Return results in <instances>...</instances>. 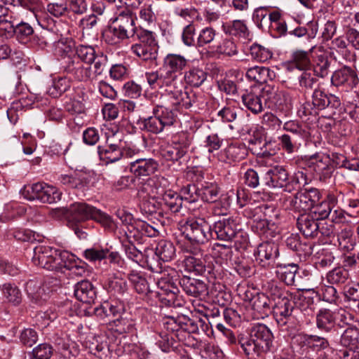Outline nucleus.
<instances>
[{"label":"nucleus","instance_id":"20","mask_svg":"<svg viewBox=\"0 0 359 359\" xmlns=\"http://www.w3.org/2000/svg\"><path fill=\"white\" fill-rule=\"evenodd\" d=\"M320 221L313 214L304 213L297 220L299 230L305 237L314 238L318 234Z\"/></svg>","mask_w":359,"mask_h":359},{"label":"nucleus","instance_id":"7","mask_svg":"<svg viewBox=\"0 0 359 359\" xmlns=\"http://www.w3.org/2000/svg\"><path fill=\"white\" fill-rule=\"evenodd\" d=\"M184 228L185 238L192 244L203 245L208 243L212 236L210 225L202 217L188 219Z\"/></svg>","mask_w":359,"mask_h":359},{"label":"nucleus","instance_id":"33","mask_svg":"<svg viewBox=\"0 0 359 359\" xmlns=\"http://www.w3.org/2000/svg\"><path fill=\"white\" fill-rule=\"evenodd\" d=\"M60 184L69 189H82L87 184L86 175L81 172H74L72 174H62L58 177Z\"/></svg>","mask_w":359,"mask_h":359},{"label":"nucleus","instance_id":"47","mask_svg":"<svg viewBox=\"0 0 359 359\" xmlns=\"http://www.w3.org/2000/svg\"><path fill=\"white\" fill-rule=\"evenodd\" d=\"M219 187L215 183L205 182L199 188L200 198L205 202H216L219 195Z\"/></svg>","mask_w":359,"mask_h":359},{"label":"nucleus","instance_id":"5","mask_svg":"<svg viewBox=\"0 0 359 359\" xmlns=\"http://www.w3.org/2000/svg\"><path fill=\"white\" fill-rule=\"evenodd\" d=\"M154 116L144 118L140 122V128L147 132L158 134L165 127L171 126L177 119L175 111L163 105L156 104L152 109Z\"/></svg>","mask_w":359,"mask_h":359},{"label":"nucleus","instance_id":"12","mask_svg":"<svg viewBox=\"0 0 359 359\" xmlns=\"http://www.w3.org/2000/svg\"><path fill=\"white\" fill-rule=\"evenodd\" d=\"M57 249L39 245L34 248L33 263L49 271L57 270Z\"/></svg>","mask_w":359,"mask_h":359},{"label":"nucleus","instance_id":"58","mask_svg":"<svg viewBox=\"0 0 359 359\" xmlns=\"http://www.w3.org/2000/svg\"><path fill=\"white\" fill-rule=\"evenodd\" d=\"M348 278V272L342 267H337L327 274V280L330 284L341 285Z\"/></svg>","mask_w":359,"mask_h":359},{"label":"nucleus","instance_id":"64","mask_svg":"<svg viewBox=\"0 0 359 359\" xmlns=\"http://www.w3.org/2000/svg\"><path fill=\"white\" fill-rule=\"evenodd\" d=\"M88 65H87L88 70H89L93 81L102 74L106 65V58L103 55H100L95 61L92 63H88Z\"/></svg>","mask_w":359,"mask_h":359},{"label":"nucleus","instance_id":"2","mask_svg":"<svg viewBox=\"0 0 359 359\" xmlns=\"http://www.w3.org/2000/svg\"><path fill=\"white\" fill-rule=\"evenodd\" d=\"M150 270L161 275L157 278V285L159 289L158 292L161 302L166 306H179L181 305V300L179 298V290L177 285V272L172 269L162 271L161 266L158 264L153 265L148 262Z\"/></svg>","mask_w":359,"mask_h":359},{"label":"nucleus","instance_id":"36","mask_svg":"<svg viewBox=\"0 0 359 359\" xmlns=\"http://www.w3.org/2000/svg\"><path fill=\"white\" fill-rule=\"evenodd\" d=\"M7 9L0 5V37L10 39L14 36L15 25Z\"/></svg>","mask_w":359,"mask_h":359},{"label":"nucleus","instance_id":"41","mask_svg":"<svg viewBox=\"0 0 359 359\" xmlns=\"http://www.w3.org/2000/svg\"><path fill=\"white\" fill-rule=\"evenodd\" d=\"M192 142V137L184 132L179 133L172 137V145L184 156L189 150Z\"/></svg>","mask_w":359,"mask_h":359},{"label":"nucleus","instance_id":"29","mask_svg":"<svg viewBox=\"0 0 359 359\" xmlns=\"http://www.w3.org/2000/svg\"><path fill=\"white\" fill-rule=\"evenodd\" d=\"M261 92H255L252 89L246 90L241 96L242 102L248 110L257 114L264 110Z\"/></svg>","mask_w":359,"mask_h":359},{"label":"nucleus","instance_id":"53","mask_svg":"<svg viewBox=\"0 0 359 359\" xmlns=\"http://www.w3.org/2000/svg\"><path fill=\"white\" fill-rule=\"evenodd\" d=\"M251 57L260 62H264L270 60L273 56L272 51L262 45L253 43L250 48Z\"/></svg>","mask_w":359,"mask_h":359},{"label":"nucleus","instance_id":"8","mask_svg":"<svg viewBox=\"0 0 359 359\" xmlns=\"http://www.w3.org/2000/svg\"><path fill=\"white\" fill-rule=\"evenodd\" d=\"M341 105L338 97L332 94H326L323 90L316 88L312 95V102H306L303 104L301 112L305 116H316L320 110L327 107L337 109Z\"/></svg>","mask_w":359,"mask_h":359},{"label":"nucleus","instance_id":"38","mask_svg":"<svg viewBox=\"0 0 359 359\" xmlns=\"http://www.w3.org/2000/svg\"><path fill=\"white\" fill-rule=\"evenodd\" d=\"M156 344L165 353L170 351H177L178 342L174 338V334H170L168 332H161L155 336Z\"/></svg>","mask_w":359,"mask_h":359},{"label":"nucleus","instance_id":"45","mask_svg":"<svg viewBox=\"0 0 359 359\" xmlns=\"http://www.w3.org/2000/svg\"><path fill=\"white\" fill-rule=\"evenodd\" d=\"M224 31L229 35L244 39L249 35V30L246 24L243 20H233L230 24L224 26Z\"/></svg>","mask_w":359,"mask_h":359},{"label":"nucleus","instance_id":"44","mask_svg":"<svg viewBox=\"0 0 359 359\" xmlns=\"http://www.w3.org/2000/svg\"><path fill=\"white\" fill-rule=\"evenodd\" d=\"M291 66L302 70L311 68L309 53L307 51L297 50L292 53L290 61Z\"/></svg>","mask_w":359,"mask_h":359},{"label":"nucleus","instance_id":"13","mask_svg":"<svg viewBox=\"0 0 359 359\" xmlns=\"http://www.w3.org/2000/svg\"><path fill=\"white\" fill-rule=\"evenodd\" d=\"M126 240L141 242L144 237H155L158 235V231L146 222L137 219L126 229Z\"/></svg>","mask_w":359,"mask_h":359},{"label":"nucleus","instance_id":"14","mask_svg":"<svg viewBox=\"0 0 359 359\" xmlns=\"http://www.w3.org/2000/svg\"><path fill=\"white\" fill-rule=\"evenodd\" d=\"M346 158L344 154L339 152H332L328 156H321L315 165L316 174L320 176V180L330 177L332 172V168L329 166L330 161H332L337 166L342 168Z\"/></svg>","mask_w":359,"mask_h":359},{"label":"nucleus","instance_id":"15","mask_svg":"<svg viewBox=\"0 0 359 359\" xmlns=\"http://www.w3.org/2000/svg\"><path fill=\"white\" fill-rule=\"evenodd\" d=\"M158 168V162L151 158H138L129 163L130 172L135 177L139 179H144L154 175Z\"/></svg>","mask_w":359,"mask_h":359},{"label":"nucleus","instance_id":"62","mask_svg":"<svg viewBox=\"0 0 359 359\" xmlns=\"http://www.w3.org/2000/svg\"><path fill=\"white\" fill-rule=\"evenodd\" d=\"M128 279L133 285L135 290L140 294L146 293L148 285L146 279L137 271H133L128 274Z\"/></svg>","mask_w":359,"mask_h":359},{"label":"nucleus","instance_id":"19","mask_svg":"<svg viewBox=\"0 0 359 359\" xmlns=\"http://www.w3.org/2000/svg\"><path fill=\"white\" fill-rule=\"evenodd\" d=\"M177 282L183 290L190 296L204 297L208 293L206 284L201 280L184 276L177 280Z\"/></svg>","mask_w":359,"mask_h":359},{"label":"nucleus","instance_id":"59","mask_svg":"<svg viewBox=\"0 0 359 359\" xmlns=\"http://www.w3.org/2000/svg\"><path fill=\"white\" fill-rule=\"evenodd\" d=\"M65 109L72 115L84 113L85 105L83 102V99L78 95L70 97L69 100L65 102Z\"/></svg>","mask_w":359,"mask_h":359},{"label":"nucleus","instance_id":"63","mask_svg":"<svg viewBox=\"0 0 359 359\" xmlns=\"http://www.w3.org/2000/svg\"><path fill=\"white\" fill-rule=\"evenodd\" d=\"M75 53L78 57L86 64L92 63L100 56L95 54L94 48L88 46L81 45L78 46Z\"/></svg>","mask_w":359,"mask_h":359},{"label":"nucleus","instance_id":"17","mask_svg":"<svg viewBox=\"0 0 359 359\" xmlns=\"http://www.w3.org/2000/svg\"><path fill=\"white\" fill-rule=\"evenodd\" d=\"M257 261L263 266L276 265V259L279 255L277 244L265 242L259 244L255 252Z\"/></svg>","mask_w":359,"mask_h":359},{"label":"nucleus","instance_id":"3","mask_svg":"<svg viewBox=\"0 0 359 359\" xmlns=\"http://www.w3.org/2000/svg\"><path fill=\"white\" fill-rule=\"evenodd\" d=\"M67 214L76 222L93 219L107 229H111L114 226L113 220L109 215L86 203L76 202L71 204Z\"/></svg>","mask_w":359,"mask_h":359},{"label":"nucleus","instance_id":"37","mask_svg":"<svg viewBox=\"0 0 359 359\" xmlns=\"http://www.w3.org/2000/svg\"><path fill=\"white\" fill-rule=\"evenodd\" d=\"M263 96H266L265 100L271 102L275 106L280 107L287 101V94L284 90H278L273 86L266 85L262 90Z\"/></svg>","mask_w":359,"mask_h":359},{"label":"nucleus","instance_id":"26","mask_svg":"<svg viewBox=\"0 0 359 359\" xmlns=\"http://www.w3.org/2000/svg\"><path fill=\"white\" fill-rule=\"evenodd\" d=\"M294 340L295 342L306 346L316 351L324 350L330 346L329 341L326 338L317 335L299 334L294 337Z\"/></svg>","mask_w":359,"mask_h":359},{"label":"nucleus","instance_id":"31","mask_svg":"<svg viewBox=\"0 0 359 359\" xmlns=\"http://www.w3.org/2000/svg\"><path fill=\"white\" fill-rule=\"evenodd\" d=\"M252 309L257 313V318H264L267 316L273 308V304L269 296L264 293L257 294L251 299Z\"/></svg>","mask_w":359,"mask_h":359},{"label":"nucleus","instance_id":"16","mask_svg":"<svg viewBox=\"0 0 359 359\" xmlns=\"http://www.w3.org/2000/svg\"><path fill=\"white\" fill-rule=\"evenodd\" d=\"M331 83L335 86L353 88L358 84L359 78L355 69L344 65L333 72Z\"/></svg>","mask_w":359,"mask_h":359},{"label":"nucleus","instance_id":"50","mask_svg":"<svg viewBox=\"0 0 359 359\" xmlns=\"http://www.w3.org/2000/svg\"><path fill=\"white\" fill-rule=\"evenodd\" d=\"M299 86L302 91L306 92L313 88V85L317 82L316 75L311 72V69H308L302 70L297 77Z\"/></svg>","mask_w":359,"mask_h":359},{"label":"nucleus","instance_id":"10","mask_svg":"<svg viewBox=\"0 0 359 359\" xmlns=\"http://www.w3.org/2000/svg\"><path fill=\"white\" fill-rule=\"evenodd\" d=\"M214 231L217 238L223 241H233L236 244L246 245L248 237L245 232L238 229V224L233 219H224L216 222Z\"/></svg>","mask_w":359,"mask_h":359},{"label":"nucleus","instance_id":"28","mask_svg":"<svg viewBox=\"0 0 359 359\" xmlns=\"http://www.w3.org/2000/svg\"><path fill=\"white\" fill-rule=\"evenodd\" d=\"M245 76L249 80L258 83H266L269 81H273L276 76L274 71L269 67L263 66H255L248 68Z\"/></svg>","mask_w":359,"mask_h":359},{"label":"nucleus","instance_id":"25","mask_svg":"<svg viewBox=\"0 0 359 359\" xmlns=\"http://www.w3.org/2000/svg\"><path fill=\"white\" fill-rule=\"evenodd\" d=\"M25 290L27 294L36 302L46 301L50 292V289L41 279L29 280L26 283Z\"/></svg>","mask_w":359,"mask_h":359},{"label":"nucleus","instance_id":"46","mask_svg":"<svg viewBox=\"0 0 359 359\" xmlns=\"http://www.w3.org/2000/svg\"><path fill=\"white\" fill-rule=\"evenodd\" d=\"M184 78L187 83L199 87L206 80L207 74L201 68L192 67L185 72Z\"/></svg>","mask_w":359,"mask_h":359},{"label":"nucleus","instance_id":"1","mask_svg":"<svg viewBox=\"0 0 359 359\" xmlns=\"http://www.w3.org/2000/svg\"><path fill=\"white\" fill-rule=\"evenodd\" d=\"M216 328L226 338V343L230 345L238 344L248 359H258L271 351L273 335L264 324H255L250 328L248 334H240L238 337L222 323H217Z\"/></svg>","mask_w":359,"mask_h":359},{"label":"nucleus","instance_id":"54","mask_svg":"<svg viewBox=\"0 0 359 359\" xmlns=\"http://www.w3.org/2000/svg\"><path fill=\"white\" fill-rule=\"evenodd\" d=\"M359 330L355 327H348L341 337V344L344 346L355 347L358 343Z\"/></svg>","mask_w":359,"mask_h":359},{"label":"nucleus","instance_id":"9","mask_svg":"<svg viewBox=\"0 0 359 359\" xmlns=\"http://www.w3.org/2000/svg\"><path fill=\"white\" fill-rule=\"evenodd\" d=\"M24 197L29 201L39 200L42 203H54L60 201L62 192L56 187L44 182H37L25 186Z\"/></svg>","mask_w":359,"mask_h":359},{"label":"nucleus","instance_id":"49","mask_svg":"<svg viewBox=\"0 0 359 359\" xmlns=\"http://www.w3.org/2000/svg\"><path fill=\"white\" fill-rule=\"evenodd\" d=\"M102 36L105 42L111 45L118 44L123 39L128 38L114 23L104 32Z\"/></svg>","mask_w":359,"mask_h":359},{"label":"nucleus","instance_id":"43","mask_svg":"<svg viewBox=\"0 0 359 359\" xmlns=\"http://www.w3.org/2000/svg\"><path fill=\"white\" fill-rule=\"evenodd\" d=\"M57 270L67 269L70 270L76 266L77 263H81V260L76 258L75 255L68 251H61L57 250Z\"/></svg>","mask_w":359,"mask_h":359},{"label":"nucleus","instance_id":"52","mask_svg":"<svg viewBox=\"0 0 359 359\" xmlns=\"http://www.w3.org/2000/svg\"><path fill=\"white\" fill-rule=\"evenodd\" d=\"M33 34L34 29L29 24L21 22L15 25L14 36L20 43H26L28 42Z\"/></svg>","mask_w":359,"mask_h":359},{"label":"nucleus","instance_id":"51","mask_svg":"<svg viewBox=\"0 0 359 359\" xmlns=\"http://www.w3.org/2000/svg\"><path fill=\"white\" fill-rule=\"evenodd\" d=\"M107 289L114 295L123 294L128 290V283L126 280L118 276L109 278Z\"/></svg>","mask_w":359,"mask_h":359},{"label":"nucleus","instance_id":"22","mask_svg":"<svg viewBox=\"0 0 359 359\" xmlns=\"http://www.w3.org/2000/svg\"><path fill=\"white\" fill-rule=\"evenodd\" d=\"M248 149L244 143L234 142L222 150L219 156L222 161H239L248 155Z\"/></svg>","mask_w":359,"mask_h":359},{"label":"nucleus","instance_id":"35","mask_svg":"<svg viewBox=\"0 0 359 359\" xmlns=\"http://www.w3.org/2000/svg\"><path fill=\"white\" fill-rule=\"evenodd\" d=\"M97 154L100 159L106 164L116 162L122 158V149L116 144L106 147L98 146Z\"/></svg>","mask_w":359,"mask_h":359},{"label":"nucleus","instance_id":"6","mask_svg":"<svg viewBox=\"0 0 359 359\" xmlns=\"http://www.w3.org/2000/svg\"><path fill=\"white\" fill-rule=\"evenodd\" d=\"M135 39L137 42L131 46V51L144 61L156 60L158 56V46L152 32L140 29Z\"/></svg>","mask_w":359,"mask_h":359},{"label":"nucleus","instance_id":"61","mask_svg":"<svg viewBox=\"0 0 359 359\" xmlns=\"http://www.w3.org/2000/svg\"><path fill=\"white\" fill-rule=\"evenodd\" d=\"M275 224L266 219H259L253 221L252 230L259 235H266V237L272 235Z\"/></svg>","mask_w":359,"mask_h":359},{"label":"nucleus","instance_id":"21","mask_svg":"<svg viewBox=\"0 0 359 359\" xmlns=\"http://www.w3.org/2000/svg\"><path fill=\"white\" fill-rule=\"evenodd\" d=\"M172 105H181L185 109H189L199 102V97L191 89L180 86L170 100Z\"/></svg>","mask_w":359,"mask_h":359},{"label":"nucleus","instance_id":"34","mask_svg":"<svg viewBox=\"0 0 359 359\" xmlns=\"http://www.w3.org/2000/svg\"><path fill=\"white\" fill-rule=\"evenodd\" d=\"M188 60L179 54H168L163 60V68L172 73L173 76H177V73L186 67Z\"/></svg>","mask_w":359,"mask_h":359},{"label":"nucleus","instance_id":"30","mask_svg":"<svg viewBox=\"0 0 359 359\" xmlns=\"http://www.w3.org/2000/svg\"><path fill=\"white\" fill-rule=\"evenodd\" d=\"M335 311L322 309L316 314V323L317 327L323 332L332 331L337 325Z\"/></svg>","mask_w":359,"mask_h":359},{"label":"nucleus","instance_id":"40","mask_svg":"<svg viewBox=\"0 0 359 359\" xmlns=\"http://www.w3.org/2000/svg\"><path fill=\"white\" fill-rule=\"evenodd\" d=\"M155 255L163 262L170 261L175 255V248L172 242L161 240L156 246Z\"/></svg>","mask_w":359,"mask_h":359},{"label":"nucleus","instance_id":"27","mask_svg":"<svg viewBox=\"0 0 359 359\" xmlns=\"http://www.w3.org/2000/svg\"><path fill=\"white\" fill-rule=\"evenodd\" d=\"M74 295L80 302L90 304L96 297V290L91 282L83 280L75 285Z\"/></svg>","mask_w":359,"mask_h":359},{"label":"nucleus","instance_id":"39","mask_svg":"<svg viewBox=\"0 0 359 359\" xmlns=\"http://www.w3.org/2000/svg\"><path fill=\"white\" fill-rule=\"evenodd\" d=\"M276 266L279 268L277 273L281 280L287 285H295L296 273L299 269L297 264H281L280 263H277Z\"/></svg>","mask_w":359,"mask_h":359},{"label":"nucleus","instance_id":"24","mask_svg":"<svg viewBox=\"0 0 359 359\" xmlns=\"http://www.w3.org/2000/svg\"><path fill=\"white\" fill-rule=\"evenodd\" d=\"M177 79L178 76H173L163 67L159 69L157 89H164L171 100L174 93L180 88L177 86Z\"/></svg>","mask_w":359,"mask_h":359},{"label":"nucleus","instance_id":"18","mask_svg":"<svg viewBox=\"0 0 359 359\" xmlns=\"http://www.w3.org/2000/svg\"><path fill=\"white\" fill-rule=\"evenodd\" d=\"M294 302L291 294L276 301L273 306V311L279 325H284L287 323V320L290 317L294 309Z\"/></svg>","mask_w":359,"mask_h":359},{"label":"nucleus","instance_id":"55","mask_svg":"<svg viewBox=\"0 0 359 359\" xmlns=\"http://www.w3.org/2000/svg\"><path fill=\"white\" fill-rule=\"evenodd\" d=\"M330 65V62L327 55H318L313 68L314 75L321 78L325 77L329 73Z\"/></svg>","mask_w":359,"mask_h":359},{"label":"nucleus","instance_id":"60","mask_svg":"<svg viewBox=\"0 0 359 359\" xmlns=\"http://www.w3.org/2000/svg\"><path fill=\"white\" fill-rule=\"evenodd\" d=\"M199 188L195 184H189L183 187L180 191V196L182 201L192 203L198 201L200 198Z\"/></svg>","mask_w":359,"mask_h":359},{"label":"nucleus","instance_id":"23","mask_svg":"<svg viewBox=\"0 0 359 359\" xmlns=\"http://www.w3.org/2000/svg\"><path fill=\"white\" fill-rule=\"evenodd\" d=\"M113 23L120 29L128 38L136 36L137 29L132 12L122 11L114 20Z\"/></svg>","mask_w":359,"mask_h":359},{"label":"nucleus","instance_id":"11","mask_svg":"<svg viewBox=\"0 0 359 359\" xmlns=\"http://www.w3.org/2000/svg\"><path fill=\"white\" fill-rule=\"evenodd\" d=\"M320 199V193L316 188L304 189L297 192L294 196L286 199L288 208L295 212H306L311 210L315 204Z\"/></svg>","mask_w":359,"mask_h":359},{"label":"nucleus","instance_id":"57","mask_svg":"<svg viewBox=\"0 0 359 359\" xmlns=\"http://www.w3.org/2000/svg\"><path fill=\"white\" fill-rule=\"evenodd\" d=\"M266 295L269 296L271 302L276 303V301H278L282 297H285L286 295L290 294L287 292L285 291L277 283L271 281L267 283L266 285Z\"/></svg>","mask_w":359,"mask_h":359},{"label":"nucleus","instance_id":"4","mask_svg":"<svg viewBox=\"0 0 359 359\" xmlns=\"http://www.w3.org/2000/svg\"><path fill=\"white\" fill-rule=\"evenodd\" d=\"M264 182L266 186L271 188H283L284 191L291 192L293 189V183L306 184V179L303 172L295 173L292 179L289 177V173L282 165H276L269 168L265 173Z\"/></svg>","mask_w":359,"mask_h":359},{"label":"nucleus","instance_id":"42","mask_svg":"<svg viewBox=\"0 0 359 359\" xmlns=\"http://www.w3.org/2000/svg\"><path fill=\"white\" fill-rule=\"evenodd\" d=\"M212 52L226 56H233L238 53L237 46L235 42L231 39H224L222 41L213 44Z\"/></svg>","mask_w":359,"mask_h":359},{"label":"nucleus","instance_id":"32","mask_svg":"<svg viewBox=\"0 0 359 359\" xmlns=\"http://www.w3.org/2000/svg\"><path fill=\"white\" fill-rule=\"evenodd\" d=\"M201 251L199 248H196L191 250L194 255L187 256L183 260V265L185 269L189 272H194L198 275H203L205 271L204 260L198 257V252Z\"/></svg>","mask_w":359,"mask_h":359},{"label":"nucleus","instance_id":"48","mask_svg":"<svg viewBox=\"0 0 359 359\" xmlns=\"http://www.w3.org/2000/svg\"><path fill=\"white\" fill-rule=\"evenodd\" d=\"M163 204L172 212H177L182 206V198L176 192L167 190L162 194Z\"/></svg>","mask_w":359,"mask_h":359},{"label":"nucleus","instance_id":"56","mask_svg":"<svg viewBox=\"0 0 359 359\" xmlns=\"http://www.w3.org/2000/svg\"><path fill=\"white\" fill-rule=\"evenodd\" d=\"M353 231L349 227L341 230L337 234V241L339 247L346 250L351 251L353 249L354 244L352 239Z\"/></svg>","mask_w":359,"mask_h":359}]
</instances>
